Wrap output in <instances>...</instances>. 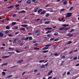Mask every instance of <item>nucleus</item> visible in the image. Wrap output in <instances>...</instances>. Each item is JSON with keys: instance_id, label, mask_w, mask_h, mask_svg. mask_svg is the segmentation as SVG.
Instances as JSON below:
<instances>
[{"instance_id": "nucleus-1", "label": "nucleus", "mask_w": 79, "mask_h": 79, "mask_svg": "<svg viewBox=\"0 0 79 79\" xmlns=\"http://www.w3.org/2000/svg\"><path fill=\"white\" fill-rule=\"evenodd\" d=\"M73 13H68L67 14L65 15V16H67L65 17V18H69L70 17H71L72 16V15Z\"/></svg>"}, {"instance_id": "nucleus-2", "label": "nucleus", "mask_w": 79, "mask_h": 79, "mask_svg": "<svg viewBox=\"0 0 79 79\" xmlns=\"http://www.w3.org/2000/svg\"><path fill=\"white\" fill-rule=\"evenodd\" d=\"M38 8H39L38 7H35V8H34V12H36L37 11V10L38 9Z\"/></svg>"}, {"instance_id": "nucleus-3", "label": "nucleus", "mask_w": 79, "mask_h": 79, "mask_svg": "<svg viewBox=\"0 0 79 79\" xmlns=\"http://www.w3.org/2000/svg\"><path fill=\"white\" fill-rule=\"evenodd\" d=\"M65 28V27H61V28H59V31H63L64 30V29Z\"/></svg>"}, {"instance_id": "nucleus-4", "label": "nucleus", "mask_w": 79, "mask_h": 79, "mask_svg": "<svg viewBox=\"0 0 79 79\" xmlns=\"http://www.w3.org/2000/svg\"><path fill=\"white\" fill-rule=\"evenodd\" d=\"M10 56H3L2 57V59H5V58H6L8 57H9Z\"/></svg>"}, {"instance_id": "nucleus-5", "label": "nucleus", "mask_w": 79, "mask_h": 79, "mask_svg": "<svg viewBox=\"0 0 79 79\" xmlns=\"http://www.w3.org/2000/svg\"><path fill=\"white\" fill-rule=\"evenodd\" d=\"M49 48V47H45L42 48V50H45L47 49H48Z\"/></svg>"}, {"instance_id": "nucleus-6", "label": "nucleus", "mask_w": 79, "mask_h": 79, "mask_svg": "<svg viewBox=\"0 0 79 79\" xmlns=\"http://www.w3.org/2000/svg\"><path fill=\"white\" fill-rule=\"evenodd\" d=\"M73 35V34H71L70 33L67 34V36L69 37L72 36Z\"/></svg>"}, {"instance_id": "nucleus-7", "label": "nucleus", "mask_w": 79, "mask_h": 79, "mask_svg": "<svg viewBox=\"0 0 79 79\" xmlns=\"http://www.w3.org/2000/svg\"><path fill=\"white\" fill-rule=\"evenodd\" d=\"M46 12V10H44L42 12H41V13L40 14V15H43L44 14H45Z\"/></svg>"}, {"instance_id": "nucleus-8", "label": "nucleus", "mask_w": 79, "mask_h": 79, "mask_svg": "<svg viewBox=\"0 0 79 79\" xmlns=\"http://www.w3.org/2000/svg\"><path fill=\"white\" fill-rule=\"evenodd\" d=\"M52 29V28H51V27H48L46 28H45V30H50Z\"/></svg>"}, {"instance_id": "nucleus-9", "label": "nucleus", "mask_w": 79, "mask_h": 79, "mask_svg": "<svg viewBox=\"0 0 79 79\" xmlns=\"http://www.w3.org/2000/svg\"><path fill=\"white\" fill-rule=\"evenodd\" d=\"M3 36V34L2 32H0V37L2 38Z\"/></svg>"}, {"instance_id": "nucleus-10", "label": "nucleus", "mask_w": 79, "mask_h": 79, "mask_svg": "<svg viewBox=\"0 0 79 79\" xmlns=\"http://www.w3.org/2000/svg\"><path fill=\"white\" fill-rule=\"evenodd\" d=\"M42 11V9H40L38 11V14H40V13L41 12V11Z\"/></svg>"}, {"instance_id": "nucleus-11", "label": "nucleus", "mask_w": 79, "mask_h": 79, "mask_svg": "<svg viewBox=\"0 0 79 79\" xmlns=\"http://www.w3.org/2000/svg\"><path fill=\"white\" fill-rule=\"evenodd\" d=\"M52 73V70H50L48 73V75H49Z\"/></svg>"}, {"instance_id": "nucleus-12", "label": "nucleus", "mask_w": 79, "mask_h": 79, "mask_svg": "<svg viewBox=\"0 0 79 79\" xmlns=\"http://www.w3.org/2000/svg\"><path fill=\"white\" fill-rule=\"evenodd\" d=\"M31 0H28V1H27V4H29L31 3Z\"/></svg>"}, {"instance_id": "nucleus-13", "label": "nucleus", "mask_w": 79, "mask_h": 79, "mask_svg": "<svg viewBox=\"0 0 79 79\" xmlns=\"http://www.w3.org/2000/svg\"><path fill=\"white\" fill-rule=\"evenodd\" d=\"M21 26L22 27H27L28 25L27 24H24V25H21Z\"/></svg>"}, {"instance_id": "nucleus-14", "label": "nucleus", "mask_w": 79, "mask_h": 79, "mask_svg": "<svg viewBox=\"0 0 79 79\" xmlns=\"http://www.w3.org/2000/svg\"><path fill=\"white\" fill-rule=\"evenodd\" d=\"M23 61V60H20L18 61V63H22Z\"/></svg>"}, {"instance_id": "nucleus-15", "label": "nucleus", "mask_w": 79, "mask_h": 79, "mask_svg": "<svg viewBox=\"0 0 79 79\" xmlns=\"http://www.w3.org/2000/svg\"><path fill=\"white\" fill-rule=\"evenodd\" d=\"M12 76H13L12 75L8 76H7L6 78L9 79L10 77H11Z\"/></svg>"}, {"instance_id": "nucleus-16", "label": "nucleus", "mask_w": 79, "mask_h": 79, "mask_svg": "<svg viewBox=\"0 0 79 79\" xmlns=\"http://www.w3.org/2000/svg\"><path fill=\"white\" fill-rule=\"evenodd\" d=\"M17 40V39L16 38L13 40V43L14 44H16V40Z\"/></svg>"}, {"instance_id": "nucleus-17", "label": "nucleus", "mask_w": 79, "mask_h": 79, "mask_svg": "<svg viewBox=\"0 0 79 79\" xmlns=\"http://www.w3.org/2000/svg\"><path fill=\"white\" fill-rule=\"evenodd\" d=\"M14 5L10 6L7 7V8H12L13 7H14Z\"/></svg>"}, {"instance_id": "nucleus-18", "label": "nucleus", "mask_w": 79, "mask_h": 79, "mask_svg": "<svg viewBox=\"0 0 79 79\" xmlns=\"http://www.w3.org/2000/svg\"><path fill=\"white\" fill-rule=\"evenodd\" d=\"M49 15V13H47L46 15H45V17L46 18L48 17Z\"/></svg>"}, {"instance_id": "nucleus-19", "label": "nucleus", "mask_w": 79, "mask_h": 79, "mask_svg": "<svg viewBox=\"0 0 79 79\" xmlns=\"http://www.w3.org/2000/svg\"><path fill=\"white\" fill-rule=\"evenodd\" d=\"M34 50H37V49L39 50L40 49L39 48H38L37 47H36L34 48Z\"/></svg>"}, {"instance_id": "nucleus-20", "label": "nucleus", "mask_w": 79, "mask_h": 79, "mask_svg": "<svg viewBox=\"0 0 79 79\" xmlns=\"http://www.w3.org/2000/svg\"><path fill=\"white\" fill-rule=\"evenodd\" d=\"M50 23V21H46V22H45V24H48L49 23Z\"/></svg>"}, {"instance_id": "nucleus-21", "label": "nucleus", "mask_w": 79, "mask_h": 79, "mask_svg": "<svg viewBox=\"0 0 79 79\" xmlns=\"http://www.w3.org/2000/svg\"><path fill=\"white\" fill-rule=\"evenodd\" d=\"M69 26V24H64L63 25V27H65L66 26Z\"/></svg>"}, {"instance_id": "nucleus-22", "label": "nucleus", "mask_w": 79, "mask_h": 79, "mask_svg": "<svg viewBox=\"0 0 79 79\" xmlns=\"http://www.w3.org/2000/svg\"><path fill=\"white\" fill-rule=\"evenodd\" d=\"M16 24V22H12V25H13V26L15 25Z\"/></svg>"}, {"instance_id": "nucleus-23", "label": "nucleus", "mask_w": 79, "mask_h": 79, "mask_svg": "<svg viewBox=\"0 0 79 79\" xmlns=\"http://www.w3.org/2000/svg\"><path fill=\"white\" fill-rule=\"evenodd\" d=\"M20 30L22 31H25V29L24 28H21V29H20Z\"/></svg>"}, {"instance_id": "nucleus-24", "label": "nucleus", "mask_w": 79, "mask_h": 79, "mask_svg": "<svg viewBox=\"0 0 79 79\" xmlns=\"http://www.w3.org/2000/svg\"><path fill=\"white\" fill-rule=\"evenodd\" d=\"M28 39H29V40H32V36L29 37Z\"/></svg>"}, {"instance_id": "nucleus-25", "label": "nucleus", "mask_w": 79, "mask_h": 79, "mask_svg": "<svg viewBox=\"0 0 79 79\" xmlns=\"http://www.w3.org/2000/svg\"><path fill=\"white\" fill-rule=\"evenodd\" d=\"M48 50L44 51L43 52H42V53H47V52H48Z\"/></svg>"}, {"instance_id": "nucleus-26", "label": "nucleus", "mask_w": 79, "mask_h": 79, "mask_svg": "<svg viewBox=\"0 0 79 79\" xmlns=\"http://www.w3.org/2000/svg\"><path fill=\"white\" fill-rule=\"evenodd\" d=\"M52 35L51 34H48L47 35V36L48 37H50V36H52Z\"/></svg>"}, {"instance_id": "nucleus-27", "label": "nucleus", "mask_w": 79, "mask_h": 79, "mask_svg": "<svg viewBox=\"0 0 79 79\" xmlns=\"http://www.w3.org/2000/svg\"><path fill=\"white\" fill-rule=\"evenodd\" d=\"M8 35L10 37H13V35L11 34H8Z\"/></svg>"}, {"instance_id": "nucleus-28", "label": "nucleus", "mask_w": 79, "mask_h": 79, "mask_svg": "<svg viewBox=\"0 0 79 79\" xmlns=\"http://www.w3.org/2000/svg\"><path fill=\"white\" fill-rule=\"evenodd\" d=\"M9 33V31L8 30L6 31V33H4L5 34H7Z\"/></svg>"}, {"instance_id": "nucleus-29", "label": "nucleus", "mask_w": 79, "mask_h": 79, "mask_svg": "<svg viewBox=\"0 0 79 79\" xmlns=\"http://www.w3.org/2000/svg\"><path fill=\"white\" fill-rule=\"evenodd\" d=\"M16 14H13L12 16L13 18H15V17H16Z\"/></svg>"}, {"instance_id": "nucleus-30", "label": "nucleus", "mask_w": 79, "mask_h": 79, "mask_svg": "<svg viewBox=\"0 0 79 79\" xmlns=\"http://www.w3.org/2000/svg\"><path fill=\"white\" fill-rule=\"evenodd\" d=\"M7 64H8V63H5L2 64V65L5 66V65H7Z\"/></svg>"}, {"instance_id": "nucleus-31", "label": "nucleus", "mask_w": 79, "mask_h": 79, "mask_svg": "<svg viewBox=\"0 0 79 79\" xmlns=\"http://www.w3.org/2000/svg\"><path fill=\"white\" fill-rule=\"evenodd\" d=\"M2 74H3V76H4L6 74V73L4 72H2Z\"/></svg>"}, {"instance_id": "nucleus-32", "label": "nucleus", "mask_w": 79, "mask_h": 79, "mask_svg": "<svg viewBox=\"0 0 79 79\" xmlns=\"http://www.w3.org/2000/svg\"><path fill=\"white\" fill-rule=\"evenodd\" d=\"M72 43V41H68V43L67 44V45L70 44H71Z\"/></svg>"}, {"instance_id": "nucleus-33", "label": "nucleus", "mask_w": 79, "mask_h": 79, "mask_svg": "<svg viewBox=\"0 0 79 79\" xmlns=\"http://www.w3.org/2000/svg\"><path fill=\"white\" fill-rule=\"evenodd\" d=\"M67 3V2L66 1H65L64 2H63V4L64 5H66Z\"/></svg>"}, {"instance_id": "nucleus-34", "label": "nucleus", "mask_w": 79, "mask_h": 79, "mask_svg": "<svg viewBox=\"0 0 79 79\" xmlns=\"http://www.w3.org/2000/svg\"><path fill=\"white\" fill-rule=\"evenodd\" d=\"M54 39H55V38H51V39H50V41L51 42L52 41H53V40H54Z\"/></svg>"}, {"instance_id": "nucleus-35", "label": "nucleus", "mask_w": 79, "mask_h": 79, "mask_svg": "<svg viewBox=\"0 0 79 79\" xmlns=\"http://www.w3.org/2000/svg\"><path fill=\"white\" fill-rule=\"evenodd\" d=\"M15 7H19V4H16L15 5Z\"/></svg>"}, {"instance_id": "nucleus-36", "label": "nucleus", "mask_w": 79, "mask_h": 79, "mask_svg": "<svg viewBox=\"0 0 79 79\" xmlns=\"http://www.w3.org/2000/svg\"><path fill=\"white\" fill-rule=\"evenodd\" d=\"M6 29H10L9 27V26H6Z\"/></svg>"}, {"instance_id": "nucleus-37", "label": "nucleus", "mask_w": 79, "mask_h": 79, "mask_svg": "<svg viewBox=\"0 0 79 79\" xmlns=\"http://www.w3.org/2000/svg\"><path fill=\"white\" fill-rule=\"evenodd\" d=\"M58 45H59V44H56L55 46V48H56V47Z\"/></svg>"}, {"instance_id": "nucleus-38", "label": "nucleus", "mask_w": 79, "mask_h": 79, "mask_svg": "<svg viewBox=\"0 0 79 79\" xmlns=\"http://www.w3.org/2000/svg\"><path fill=\"white\" fill-rule=\"evenodd\" d=\"M77 57H75L73 58V59L74 60H77Z\"/></svg>"}, {"instance_id": "nucleus-39", "label": "nucleus", "mask_w": 79, "mask_h": 79, "mask_svg": "<svg viewBox=\"0 0 79 79\" xmlns=\"http://www.w3.org/2000/svg\"><path fill=\"white\" fill-rule=\"evenodd\" d=\"M41 68H43L45 67V65H42L41 66Z\"/></svg>"}, {"instance_id": "nucleus-40", "label": "nucleus", "mask_w": 79, "mask_h": 79, "mask_svg": "<svg viewBox=\"0 0 79 79\" xmlns=\"http://www.w3.org/2000/svg\"><path fill=\"white\" fill-rule=\"evenodd\" d=\"M9 50H13L14 49V48H9Z\"/></svg>"}, {"instance_id": "nucleus-41", "label": "nucleus", "mask_w": 79, "mask_h": 79, "mask_svg": "<svg viewBox=\"0 0 79 79\" xmlns=\"http://www.w3.org/2000/svg\"><path fill=\"white\" fill-rule=\"evenodd\" d=\"M58 33H54V35H57Z\"/></svg>"}, {"instance_id": "nucleus-42", "label": "nucleus", "mask_w": 79, "mask_h": 79, "mask_svg": "<svg viewBox=\"0 0 79 79\" xmlns=\"http://www.w3.org/2000/svg\"><path fill=\"white\" fill-rule=\"evenodd\" d=\"M59 55H58L57 53H56L54 55V56H57Z\"/></svg>"}, {"instance_id": "nucleus-43", "label": "nucleus", "mask_w": 79, "mask_h": 79, "mask_svg": "<svg viewBox=\"0 0 79 79\" xmlns=\"http://www.w3.org/2000/svg\"><path fill=\"white\" fill-rule=\"evenodd\" d=\"M51 44H50L47 45H45V47H47L51 46Z\"/></svg>"}, {"instance_id": "nucleus-44", "label": "nucleus", "mask_w": 79, "mask_h": 79, "mask_svg": "<svg viewBox=\"0 0 79 79\" xmlns=\"http://www.w3.org/2000/svg\"><path fill=\"white\" fill-rule=\"evenodd\" d=\"M16 52H17V53H20V52L19 51V50H18V49H16Z\"/></svg>"}, {"instance_id": "nucleus-45", "label": "nucleus", "mask_w": 79, "mask_h": 79, "mask_svg": "<svg viewBox=\"0 0 79 79\" xmlns=\"http://www.w3.org/2000/svg\"><path fill=\"white\" fill-rule=\"evenodd\" d=\"M18 28V27L17 26H15L14 27V29H17Z\"/></svg>"}, {"instance_id": "nucleus-46", "label": "nucleus", "mask_w": 79, "mask_h": 79, "mask_svg": "<svg viewBox=\"0 0 79 79\" xmlns=\"http://www.w3.org/2000/svg\"><path fill=\"white\" fill-rule=\"evenodd\" d=\"M73 8V6H72L71 7V8H70V9H69V10H70V11H71L72 9Z\"/></svg>"}, {"instance_id": "nucleus-47", "label": "nucleus", "mask_w": 79, "mask_h": 79, "mask_svg": "<svg viewBox=\"0 0 79 79\" xmlns=\"http://www.w3.org/2000/svg\"><path fill=\"white\" fill-rule=\"evenodd\" d=\"M69 28H65V29H64V30H65V31H67V30H69Z\"/></svg>"}, {"instance_id": "nucleus-48", "label": "nucleus", "mask_w": 79, "mask_h": 79, "mask_svg": "<svg viewBox=\"0 0 79 79\" xmlns=\"http://www.w3.org/2000/svg\"><path fill=\"white\" fill-rule=\"evenodd\" d=\"M48 64H49V62H47V63L46 64H45V65L46 66H47L48 65Z\"/></svg>"}, {"instance_id": "nucleus-49", "label": "nucleus", "mask_w": 79, "mask_h": 79, "mask_svg": "<svg viewBox=\"0 0 79 79\" xmlns=\"http://www.w3.org/2000/svg\"><path fill=\"white\" fill-rule=\"evenodd\" d=\"M63 20H64V19H63V18H62L61 19H59V20L60 21H63Z\"/></svg>"}, {"instance_id": "nucleus-50", "label": "nucleus", "mask_w": 79, "mask_h": 79, "mask_svg": "<svg viewBox=\"0 0 79 79\" xmlns=\"http://www.w3.org/2000/svg\"><path fill=\"white\" fill-rule=\"evenodd\" d=\"M8 53L9 54H13L14 53V52H8Z\"/></svg>"}, {"instance_id": "nucleus-51", "label": "nucleus", "mask_w": 79, "mask_h": 79, "mask_svg": "<svg viewBox=\"0 0 79 79\" xmlns=\"http://www.w3.org/2000/svg\"><path fill=\"white\" fill-rule=\"evenodd\" d=\"M58 40H59V39H55V40H54V41H58Z\"/></svg>"}, {"instance_id": "nucleus-52", "label": "nucleus", "mask_w": 79, "mask_h": 79, "mask_svg": "<svg viewBox=\"0 0 79 79\" xmlns=\"http://www.w3.org/2000/svg\"><path fill=\"white\" fill-rule=\"evenodd\" d=\"M73 52V51H72L71 52H69V54H72Z\"/></svg>"}, {"instance_id": "nucleus-53", "label": "nucleus", "mask_w": 79, "mask_h": 79, "mask_svg": "<svg viewBox=\"0 0 79 79\" xmlns=\"http://www.w3.org/2000/svg\"><path fill=\"white\" fill-rule=\"evenodd\" d=\"M21 40H25V38L24 37L22 38L21 39Z\"/></svg>"}, {"instance_id": "nucleus-54", "label": "nucleus", "mask_w": 79, "mask_h": 79, "mask_svg": "<svg viewBox=\"0 0 79 79\" xmlns=\"http://www.w3.org/2000/svg\"><path fill=\"white\" fill-rule=\"evenodd\" d=\"M44 60H41L40 61H39V62L40 63H42V62L43 61H44Z\"/></svg>"}, {"instance_id": "nucleus-55", "label": "nucleus", "mask_w": 79, "mask_h": 79, "mask_svg": "<svg viewBox=\"0 0 79 79\" xmlns=\"http://www.w3.org/2000/svg\"><path fill=\"white\" fill-rule=\"evenodd\" d=\"M51 31H48V32H46V34H48V33H51Z\"/></svg>"}, {"instance_id": "nucleus-56", "label": "nucleus", "mask_w": 79, "mask_h": 79, "mask_svg": "<svg viewBox=\"0 0 79 79\" xmlns=\"http://www.w3.org/2000/svg\"><path fill=\"white\" fill-rule=\"evenodd\" d=\"M29 39V37H27L25 39V40H27Z\"/></svg>"}, {"instance_id": "nucleus-57", "label": "nucleus", "mask_w": 79, "mask_h": 79, "mask_svg": "<svg viewBox=\"0 0 79 79\" xmlns=\"http://www.w3.org/2000/svg\"><path fill=\"white\" fill-rule=\"evenodd\" d=\"M22 13H26V11L25 10H22Z\"/></svg>"}, {"instance_id": "nucleus-58", "label": "nucleus", "mask_w": 79, "mask_h": 79, "mask_svg": "<svg viewBox=\"0 0 79 79\" xmlns=\"http://www.w3.org/2000/svg\"><path fill=\"white\" fill-rule=\"evenodd\" d=\"M65 10V9H62L61 10V11H64V10Z\"/></svg>"}, {"instance_id": "nucleus-59", "label": "nucleus", "mask_w": 79, "mask_h": 79, "mask_svg": "<svg viewBox=\"0 0 79 79\" xmlns=\"http://www.w3.org/2000/svg\"><path fill=\"white\" fill-rule=\"evenodd\" d=\"M52 78V77L50 76V77H48V79H51Z\"/></svg>"}, {"instance_id": "nucleus-60", "label": "nucleus", "mask_w": 79, "mask_h": 79, "mask_svg": "<svg viewBox=\"0 0 79 79\" xmlns=\"http://www.w3.org/2000/svg\"><path fill=\"white\" fill-rule=\"evenodd\" d=\"M70 74V73L69 72H67V74L68 75H69V74Z\"/></svg>"}, {"instance_id": "nucleus-61", "label": "nucleus", "mask_w": 79, "mask_h": 79, "mask_svg": "<svg viewBox=\"0 0 79 79\" xmlns=\"http://www.w3.org/2000/svg\"><path fill=\"white\" fill-rule=\"evenodd\" d=\"M38 70L37 69H35V70H34V72H37Z\"/></svg>"}, {"instance_id": "nucleus-62", "label": "nucleus", "mask_w": 79, "mask_h": 79, "mask_svg": "<svg viewBox=\"0 0 79 79\" xmlns=\"http://www.w3.org/2000/svg\"><path fill=\"white\" fill-rule=\"evenodd\" d=\"M4 48L3 47H1L0 48V49H2Z\"/></svg>"}, {"instance_id": "nucleus-63", "label": "nucleus", "mask_w": 79, "mask_h": 79, "mask_svg": "<svg viewBox=\"0 0 79 79\" xmlns=\"http://www.w3.org/2000/svg\"><path fill=\"white\" fill-rule=\"evenodd\" d=\"M74 30L73 29H72L70 31V32H73Z\"/></svg>"}, {"instance_id": "nucleus-64", "label": "nucleus", "mask_w": 79, "mask_h": 79, "mask_svg": "<svg viewBox=\"0 0 79 79\" xmlns=\"http://www.w3.org/2000/svg\"><path fill=\"white\" fill-rule=\"evenodd\" d=\"M16 9H17V10H19L20 9V8L19 7H18L16 8Z\"/></svg>"}]
</instances>
